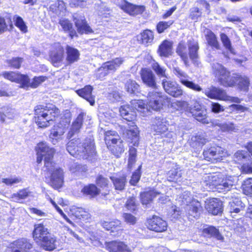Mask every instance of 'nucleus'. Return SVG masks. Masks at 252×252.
Listing matches in <instances>:
<instances>
[{
    "label": "nucleus",
    "instance_id": "nucleus-53",
    "mask_svg": "<svg viewBox=\"0 0 252 252\" xmlns=\"http://www.w3.org/2000/svg\"><path fill=\"white\" fill-rule=\"evenodd\" d=\"M220 39L221 41L225 47V48L228 50L230 53H234L233 49L231 46V43L229 38L225 33H222L220 34Z\"/></svg>",
    "mask_w": 252,
    "mask_h": 252
},
{
    "label": "nucleus",
    "instance_id": "nucleus-57",
    "mask_svg": "<svg viewBox=\"0 0 252 252\" xmlns=\"http://www.w3.org/2000/svg\"><path fill=\"white\" fill-rule=\"evenodd\" d=\"M15 18V25L18 27L22 32L26 33L27 32V26L26 25L23 19L20 16H16Z\"/></svg>",
    "mask_w": 252,
    "mask_h": 252
},
{
    "label": "nucleus",
    "instance_id": "nucleus-37",
    "mask_svg": "<svg viewBox=\"0 0 252 252\" xmlns=\"http://www.w3.org/2000/svg\"><path fill=\"white\" fill-rule=\"evenodd\" d=\"M200 209L201 204L200 202L196 200L193 201L191 203L188 204V205H187L188 214L194 218L198 216V213Z\"/></svg>",
    "mask_w": 252,
    "mask_h": 252
},
{
    "label": "nucleus",
    "instance_id": "nucleus-43",
    "mask_svg": "<svg viewBox=\"0 0 252 252\" xmlns=\"http://www.w3.org/2000/svg\"><path fill=\"white\" fill-rule=\"evenodd\" d=\"M30 193L27 189H22L12 194L10 198L13 201L21 202V200L26 199L29 196Z\"/></svg>",
    "mask_w": 252,
    "mask_h": 252
},
{
    "label": "nucleus",
    "instance_id": "nucleus-2",
    "mask_svg": "<svg viewBox=\"0 0 252 252\" xmlns=\"http://www.w3.org/2000/svg\"><path fill=\"white\" fill-rule=\"evenodd\" d=\"M35 149L37 156L36 162L38 163H41L43 158H44V166L47 171L51 173V186L55 189L60 188L63 184V171L52 162L55 149L50 147L47 142L43 141L39 142Z\"/></svg>",
    "mask_w": 252,
    "mask_h": 252
},
{
    "label": "nucleus",
    "instance_id": "nucleus-44",
    "mask_svg": "<svg viewBox=\"0 0 252 252\" xmlns=\"http://www.w3.org/2000/svg\"><path fill=\"white\" fill-rule=\"evenodd\" d=\"M206 39L208 44L217 49H219L220 45L216 35L211 31H209L206 35Z\"/></svg>",
    "mask_w": 252,
    "mask_h": 252
},
{
    "label": "nucleus",
    "instance_id": "nucleus-6",
    "mask_svg": "<svg viewBox=\"0 0 252 252\" xmlns=\"http://www.w3.org/2000/svg\"><path fill=\"white\" fill-rule=\"evenodd\" d=\"M34 111L35 122L40 128L48 127L60 114L59 109L52 104L37 105Z\"/></svg>",
    "mask_w": 252,
    "mask_h": 252
},
{
    "label": "nucleus",
    "instance_id": "nucleus-14",
    "mask_svg": "<svg viewBox=\"0 0 252 252\" xmlns=\"http://www.w3.org/2000/svg\"><path fill=\"white\" fill-rule=\"evenodd\" d=\"M32 248V244L26 239L23 238L11 244L5 252H29Z\"/></svg>",
    "mask_w": 252,
    "mask_h": 252
},
{
    "label": "nucleus",
    "instance_id": "nucleus-1",
    "mask_svg": "<svg viewBox=\"0 0 252 252\" xmlns=\"http://www.w3.org/2000/svg\"><path fill=\"white\" fill-rule=\"evenodd\" d=\"M166 98L167 96L162 93L154 90L149 92L146 104L142 100L132 99L127 105V108L132 112L129 119L127 117V144L129 147L128 167L131 168L136 161L137 151L132 146L137 147L139 141V130L133 122L136 117V110L144 112L148 108L154 110H159Z\"/></svg>",
    "mask_w": 252,
    "mask_h": 252
},
{
    "label": "nucleus",
    "instance_id": "nucleus-59",
    "mask_svg": "<svg viewBox=\"0 0 252 252\" xmlns=\"http://www.w3.org/2000/svg\"><path fill=\"white\" fill-rule=\"evenodd\" d=\"M46 77L45 76H38L35 77L33 79L31 83H30V87L32 88H37L41 83L43 82L46 79Z\"/></svg>",
    "mask_w": 252,
    "mask_h": 252
},
{
    "label": "nucleus",
    "instance_id": "nucleus-27",
    "mask_svg": "<svg viewBox=\"0 0 252 252\" xmlns=\"http://www.w3.org/2000/svg\"><path fill=\"white\" fill-rule=\"evenodd\" d=\"M211 123L212 126H218L223 132H236L239 129L237 126H235L233 123L231 122L221 124L220 123L219 121L215 120L211 122Z\"/></svg>",
    "mask_w": 252,
    "mask_h": 252
},
{
    "label": "nucleus",
    "instance_id": "nucleus-7",
    "mask_svg": "<svg viewBox=\"0 0 252 252\" xmlns=\"http://www.w3.org/2000/svg\"><path fill=\"white\" fill-rule=\"evenodd\" d=\"M173 73L178 78L179 81L184 86L196 92H200L202 88L198 84L189 80V76L179 67L173 68Z\"/></svg>",
    "mask_w": 252,
    "mask_h": 252
},
{
    "label": "nucleus",
    "instance_id": "nucleus-48",
    "mask_svg": "<svg viewBox=\"0 0 252 252\" xmlns=\"http://www.w3.org/2000/svg\"><path fill=\"white\" fill-rule=\"evenodd\" d=\"M195 200L192 199V197L189 191L186 190L179 197V201L181 202V204L188 205L193 201Z\"/></svg>",
    "mask_w": 252,
    "mask_h": 252
},
{
    "label": "nucleus",
    "instance_id": "nucleus-3",
    "mask_svg": "<svg viewBox=\"0 0 252 252\" xmlns=\"http://www.w3.org/2000/svg\"><path fill=\"white\" fill-rule=\"evenodd\" d=\"M213 71L219 83L224 87H237L241 91L247 92L250 85V80L245 75L230 73L221 64L217 63L213 64Z\"/></svg>",
    "mask_w": 252,
    "mask_h": 252
},
{
    "label": "nucleus",
    "instance_id": "nucleus-13",
    "mask_svg": "<svg viewBox=\"0 0 252 252\" xmlns=\"http://www.w3.org/2000/svg\"><path fill=\"white\" fill-rule=\"evenodd\" d=\"M162 85L164 91L170 95L178 97L183 94L181 87L175 82L163 79L162 80Z\"/></svg>",
    "mask_w": 252,
    "mask_h": 252
},
{
    "label": "nucleus",
    "instance_id": "nucleus-8",
    "mask_svg": "<svg viewBox=\"0 0 252 252\" xmlns=\"http://www.w3.org/2000/svg\"><path fill=\"white\" fill-rule=\"evenodd\" d=\"M2 76L12 82L20 84L21 88H25L30 87V79L26 74L11 71L3 72Z\"/></svg>",
    "mask_w": 252,
    "mask_h": 252
},
{
    "label": "nucleus",
    "instance_id": "nucleus-56",
    "mask_svg": "<svg viewBox=\"0 0 252 252\" xmlns=\"http://www.w3.org/2000/svg\"><path fill=\"white\" fill-rule=\"evenodd\" d=\"M111 179L113 182L116 189L121 190L124 189L125 186V178L119 179L111 177Z\"/></svg>",
    "mask_w": 252,
    "mask_h": 252
},
{
    "label": "nucleus",
    "instance_id": "nucleus-42",
    "mask_svg": "<svg viewBox=\"0 0 252 252\" xmlns=\"http://www.w3.org/2000/svg\"><path fill=\"white\" fill-rule=\"evenodd\" d=\"M207 142V139L203 134H197L191 138L190 145L193 147H201Z\"/></svg>",
    "mask_w": 252,
    "mask_h": 252
},
{
    "label": "nucleus",
    "instance_id": "nucleus-16",
    "mask_svg": "<svg viewBox=\"0 0 252 252\" xmlns=\"http://www.w3.org/2000/svg\"><path fill=\"white\" fill-rule=\"evenodd\" d=\"M169 125V121L166 118L158 117L155 119L154 124L152 126V129L157 134H164L168 130Z\"/></svg>",
    "mask_w": 252,
    "mask_h": 252
},
{
    "label": "nucleus",
    "instance_id": "nucleus-28",
    "mask_svg": "<svg viewBox=\"0 0 252 252\" xmlns=\"http://www.w3.org/2000/svg\"><path fill=\"white\" fill-rule=\"evenodd\" d=\"M63 128L59 126H54L51 129L49 138L51 142L55 145L62 139V136L64 133Z\"/></svg>",
    "mask_w": 252,
    "mask_h": 252
},
{
    "label": "nucleus",
    "instance_id": "nucleus-23",
    "mask_svg": "<svg viewBox=\"0 0 252 252\" xmlns=\"http://www.w3.org/2000/svg\"><path fill=\"white\" fill-rule=\"evenodd\" d=\"M93 87L87 85L84 88L76 91L78 95L88 101L91 105L93 106L95 103L94 97L92 95Z\"/></svg>",
    "mask_w": 252,
    "mask_h": 252
},
{
    "label": "nucleus",
    "instance_id": "nucleus-60",
    "mask_svg": "<svg viewBox=\"0 0 252 252\" xmlns=\"http://www.w3.org/2000/svg\"><path fill=\"white\" fill-rule=\"evenodd\" d=\"M2 114H3V117H7L9 119H13L16 116V111L14 109L5 107L4 108V110L2 111Z\"/></svg>",
    "mask_w": 252,
    "mask_h": 252
},
{
    "label": "nucleus",
    "instance_id": "nucleus-30",
    "mask_svg": "<svg viewBox=\"0 0 252 252\" xmlns=\"http://www.w3.org/2000/svg\"><path fill=\"white\" fill-rule=\"evenodd\" d=\"M176 53L183 61L185 65L187 67H188L189 66V61L188 50L185 42H181L179 43L176 49Z\"/></svg>",
    "mask_w": 252,
    "mask_h": 252
},
{
    "label": "nucleus",
    "instance_id": "nucleus-19",
    "mask_svg": "<svg viewBox=\"0 0 252 252\" xmlns=\"http://www.w3.org/2000/svg\"><path fill=\"white\" fill-rule=\"evenodd\" d=\"M203 93L212 99L224 100L226 98V92L223 90L212 86L205 89Z\"/></svg>",
    "mask_w": 252,
    "mask_h": 252
},
{
    "label": "nucleus",
    "instance_id": "nucleus-49",
    "mask_svg": "<svg viewBox=\"0 0 252 252\" xmlns=\"http://www.w3.org/2000/svg\"><path fill=\"white\" fill-rule=\"evenodd\" d=\"M95 8L97 11V14L102 18L107 17V15L109 14L108 13L110 11L109 9L103 3L95 4Z\"/></svg>",
    "mask_w": 252,
    "mask_h": 252
},
{
    "label": "nucleus",
    "instance_id": "nucleus-50",
    "mask_svg": "<svg viewBox=\"0 0 252 252\" xmlns=\"http://www.w3.org/2000/svg\"><path fill=\"white\" fill-rule=\"evenodd\" d=\"M242 187L244 193L252 197V178H248L245 180Z\"/></svg>",
    "mask_w": 252,
    "mask_h": 252
},
{
    "label": "nucleus",
    "instance_id": "nucleus-34",
    "mask_svg": "<svg viewBox=\"0 0 252 252\" xmlns=\"http://www.w3.org/2000/svg\"><path fill=\"white\" fill-rule=\"evenodd\" d=\"M59 24L65 32H68L71 38L76 35V32L72 28V24L65 18H62L59 21Z\"/></svg>",
    "mask_w": 252,
    "mask_h": 252
},
{
    "label": "nucleus",
    "instance_id": "nucleus-4",
    "mask_svg": "<svg viewBox=\"0 0 252 252\" xmlns=\"http://www.w3.org/2000/svg\"><path fill=\"white\" fill-rule=\"evenodd\" d=\"M236 177L224 176L220 174H208L204 175L201 182L204 190L220 192L230 190L235 185Z\"/></svg>",
    "mask_w": 252,
    "mask_h": 252
},
{
    "label": "nucleus",
    "instance_id": "nucleus-54",
    "mask_svg": "<svg viewBox=\"0 0 252 252\" xmlns=\"http://www.w3.org/2000/svg\"><path fill=\"white\" fill-rule=\"evenodd\" d=\"M174 21L169 20L168 21H160L157 25V30L158 33H161L163 32L166 29L168 28Z\"/></svg>",
    "mask_w": 252,
    "mask_h": 252
},
{
    "label": "nucleus",
    "instance_id": "nucleus-58",
    "mask_svg": "<svg viewBox=\"0 0 252 252\" xmlns=\"http://www.w3.org/2000/svg\"><path fill=\"white\" fill-rule=\"evenodd\" d=\"M69 169L72 172L75 173L76 172L86 171L87 168L85 166L73 162L70 165Z\"/></svg>",
    "mask_w": 252,
    "mask_h": 252
},
{
    "label": "nucleus",
    "instance_id": "nucleus-64",
    "mask_svg": "<svg viewBox=\"0 0 252 252\" xmlns=\"http://www.w3.org/2000/svg\"><path fill=\"white\" fill-rule=\"evenodd\" d=\"M127 210L130 212H134L136 209V205L135 204V198L134 197H130L127 200Z\"/></svg>",
    "mask_w": 252,
    "mask_h": 252
},
{
    "label": "nucleus",
    "instance_id": "nucleus-25",
    "mask_svg": "<svg viewBox=\"0 0 252 252\" xmlns=\"http://www.w3.org/2000/svg\"><path fill=\"white\" fill-rule=\"evenodd\" d=\"M49 233L48 229L43 224H37L34 225V228L33 231V237L34 240L37 242H39Z\"/></svg>",
    "mask_w": 252,
    "mask_h": 252
},
{
    "label": "nucleus",
    "instance_id": "nucleus-11",
    "mask_svg": "<svg viewBox=\"0 0 252 252\" xmlns=\"http://www.w3.org/2000/svg\"><path fill=\"white\" fill-rule=\"evenodd\" d=\"M111 132V131L106 132L105 141L107 146L110 147L112 150L114 151L115 150V154L118 156L119 154L124 152V144L120 138L113 137L114 135H112Z\"/></svg>",
    "mask_w": 252,
    "mask_h": 252
},
{
    "label": "nucleus",
    "instance_id": "nucleus-55",
    "mask_svg": "<svg viewBox=\"0 0 252 252\" xmlns=\"http://www.w3.org/2000/svg\"><path fill=\"white\" fill-rule=\"evenodd\" d=\"M141 165H139L138 169L132 174L131 179L129 181V184L131 185L136 186L139 182L141 175Z\"/></svg>",
    "mask_w": 252,
    "mask_h": 252
},
{
    "label": "nucleus",
    "instance_id": "nucleus-22",
    "mask_svg": "<svg viewBox=\"0 0 252 252\" xmlns=\"http://www.w3.org/2000/svg\"><path fill=\"white\" fill-rule=\"evenodd\" d=\"M65 63L67 65H70L79 60L80 52L76 48L69 45L65 47Z\"/></svg>",
    "mask_w": 252,
    "mask_h": 252
},
{
    "label": "nucleus",
    "instance_id": "nucleus-31",
    "mask_svg": "<svg viewBox=\"0 0 252 252\" xmlns=\"http://www.w3.org/2000/svg\"><path fill=\"white\" fill-rule=\"evenodd\" d=\"M38 243L45 250L51 251L56 248V239L51 235L45 237Z\"/></svg>",
    "mask_w": 252,
    "mask_h": 252
},
{
    "label": "nucleus",
    "instance_id": "nucleus-38",
    "mask_svg": "<svg viewBox=\"0 0 252 252\" xmlns=\"http://www.w3.org/2000/svg\"><path fill=\"white\" fill-rule=\"evenodd\" d=\"M154 39V34L152 31L146 30L141 33L140 40L142 44L148 45L152 43Z\"/></svg>",
    "mask_w": 252,
    "mask_h": 252
},
{
    "label": "nucleus",
    "instance_id": "nucleus-40",
    "mask_svg": "<svg viewBox=\"0 0 252 252\" xmlns=\"http://www.w3.org/2000/svg\"><path fill=\"white\" fill-rule=\"evenodd\" d=\"M145 10L143 6L136 5L127 1V13L130 15H136L141 14Z\"/></svg>",
    "mask_w": 252,
    "mask_h": 252
},
{
    "label": "nucleus",
    "instance_id": "nucleus-5",
    "mask_svg": "<svg viewBox=\"0 0 252 252\" xmlns=\"http://www.w3.org/2000/svg\"><path fill=\"white\" fill-rule=\"evenodd\" d=\"M66 150L73 157L78 158L88 159L96 154L94 140L92 138L83 140L73 138L66 144Z\"/></svg>",
    "mask_w": 252,
    "mask_h": 252
},
{
    "label": "nucleus",
    "instance_id": "nucleus-29",
    "mask_svg": "<svg viewBox=\"0 0 252 252\" xmlns=\"http://www.w3.org/2000/svg\"><path fill=\"white\" fill-rule=\"evenodd\" d=\"M182 170L178 165L171 169L167 173V179L169 182H178L182 181Z\"/></svg>",
    "mask_w": 252,
    "mask_h": 252
},
{
    "label": "nucleus",
    "instance_id": "nucleus-17",
    "mask_svg": "<svg viewBox=\"0 0 252 252\" xmlns=\"http://www.w3.org/2000/svg\"><path fill=\"white\" fill-rule=\"evenodd\" d=\"M192 116L198 121L203 124H209L210 119L207 116L206 110L198 103L195 104L190 109Z\"/></svg>",
    "mask_w": 252,
    "mask_h": 252
},
{
    "label": "nucleus",
    "instance_id": "nucleus-20",
    "mask_svg": "<svg viewBox=\"0 0 252 252\" xmlns=\"http://www.w3.org/2000/svg\"><path fill=\"white\" fill-rule=\"evenodd\" d=\"M205 208L209 213L217 215L222 211V203L218 198H211L205 202Z\"/></svg>",
    "mask_w": 252,
    "mask_h": 252
},
{
    "label": "nucleus",
    "instance_id": "nucleus-9",
    "mask_svg": "<svg viewBox=\"0 0 252 252\" xmlns=\"http://www.w3.org/2000/svg\"><path fill=\"white\" fill-rule=\"evenodd\" d=\"M123 62V61L121 58H116L103 63L98 69V77L102 79L110 72L115 71Z\"/></svg>",
    "mask_w": 252,
    "mask_h": 252
},
{
    "label": "nucleus",
    "instance_id": "nucleus-12",
    "mask_svg": "<svg viewBox=\"0 0 252 252\" xmlns=\"http://www.w3.org/2000/svg\"><path fill=\"white\" fill-rule=\"evenodd\" d=\"M147 227L151 230L157 232H162L167 229V222L161 218L154 216L147 220Z\"/></svg>",
    "mask_w": 252,
    "mask_h": 252
},
{
    "label": "nucleus",
    "instance_id": "nucleus-24",
    "mask_svg": "<svg viewBox=\"0 0 252 252\" xmlns=\"http://www.w3.org/2000/svg\"><path fill=\"white\" fill-rule=\"evenodd\" d=\"M173 42L165 40L159 46L158 53L160 56L168 58L173 53Z\"/></svg>",
    "mask_w": 252,
    "mask_h": 252
},
{
    "label": "nucleus",
    "instance_id": "nucleus-33",
    "mask_svg": "<svg viewBox=\"0 0 252 252\" xmlns=\"http://www.w3.org/2000/svg\"><path fill=\"white\" fill-rule=\"evenodd\" d=\"M159 194L160 193L155 189L141 193L140 194L141 202L143 205H148L154 198Z\"/></svg>",
    "mask_w": 252,
    "mask_h": 252
},
{
    "label": "nucleus",
    "instance_id": "nucleus-15",
    "mask_svg": "<svg viewBox=\"0 0 252 252\" xmlns=\"http://www.w3.org/2000/svg\"><path fill=\"white\" fill-rule=\"evenodd\" d=\"M64 49L59 43L54 44L53 49L50 51L49 56L55 66H59L63 60Z\"/></svg>",
    "mask_w": 252,
    "mask_h": 252
},
{
    "label": "nucleus",
    "instance_id": "nucleus-41",
    "mask_svg": "<svg viewBox=\"0 0 252 252\" xmlns=\"http://www.w3.org/2000/svg\"><path fill=\"white\" fill-rule=\"evenodd\" d=\"M50 9L58 15H61L65 11L66 7L64 2L61 0H58L50 6Z\"/></svg>",
    "mask_w": 252,
    "mask_h": 252
},
{
    "label": "nucleus",
    "instance_id": "nucleus-21",
    "mask_svg": "<svg viewBox=\"0 0 252 252\" xmlns=\"http://www.w3.org/2000/svg\"><path fill=\"white\" fill-rule=\"evenodd\" d=\"M73 18L78 32L81 34L84 33L88 34L93 32L91 28L87 23L84 16L74 15Z\"/></svg>",
    "mask_w": 252,
    "mask_h": 252
},
{
    "label": "nucleus",
    "instance_id": "nucleus-45",
    "mask_svg": "<svg viewBox=\"0 0 252 252\" xmlns=\"http://www.w3.org/2000/svg\"><path fill=\"white\" fill-rule=\"evenodd\" d=\"M82 192L85 194L94 197L99 194V190L95 185L91 184L84 187Z\"/></svg>",
    "mask_w": 252,
    "mask_h": 252
},
{
    "label": "nucleus",
    "instance_id": "nucleus-46",
    "mask_svg": "<svg viewBox=\"0 0 252 252\" xmlns=\"http://www.w3.org/2000/svg\"><path fill=\"white\" fill-rule=\"evenodd\" d=\"M151 66L153 70L158 77L167 78V76L166 74V68L164 67L161 66L155 62L152 63Z\"/></svg>",
    "mask_w": 252,
    "mask_h": 252
},
{
    "label": "nucleus",
    "instance_id": "nucleus-36",
    "mask_svg": "<svg viewBox=\"0 0 252 252\" xmlns=\"http://www.w3.org/2000/svg\"><path fill=\"white\" fill-rule=\"evenodd\" d=\"M121 223L120 220H115L112 221H103L101 225L104 228L107 230H110L111 232L118 231L121 229Z\"/></svg>",
    "mask_w": 252,
    "mask_h": 252
},
{
    "label": "nucleus",
    "instance_id": "nucleus-39",
    "mask_svg": "<svg viewBox=\"0 0 252 252\" xmlns=\"http://www.w3.org/2000/svg\"><path fill=\"white\" fill-rule=\"evenodd\" d=\"M250 158L248 152L246 151H238L234 156V159L236 162L239 164H244V162L247 161Z\"/></svg>",
    "mask_w": 252,
    "mask_h": 252
},
{
    "label": "nucleus",
    "instance_id": "nucleus-52",
    "mask_svg": "<svg viewBox=\"0 0 252 252\" xmlns=\"http://www.w3.org/2000/svg\"><path fill=\"white\" fill-rule=\"evenodd\" d=\"M127 93L130 94H136L138 93L139 86L134 81L129 80L127 82Z\"/></svg>",
    "mask_w": 252,
    "mask_h": 252
},
{
    "label": "nucleus",
    "instance_id": "nucleus-61",
    "mask_svg": "<svg viewBox=\"0 0 252 252\" xmlns=\"http://www.w3.org/2000/svg\"><path fill=\"white\" fill-rule=\"evenodd\" d=\"M201 14V10L198 7H193L190 9V17L193 20H198Z\"/></svg>",
    "mask_w": 252,
    "mask_h": 252
},
{
    "label": "nucleus",
    "instance_id": "nucleus-63",
    "mask_svg": "<svg viewBox=\"0 0 252 252\" xmlns=\"http://www.w3.org/2000/svg\"><path fill=\"white\" fill-rule=\"evenodd\" d=\"M81 127L82 126H81V125H78L75 123L73 122L72 126L70 128V130L68 133L67 138H71L75 133H77L79 132Z\"/></svg>",
    "mask_w": 252,
    "mask_h": 252
},
{
    "label": "nucleus",
    "instance_id": "nucleus-35",
    "mask_svg": "<svg viewBox=\"0 0 252 252\" xmlns=\"http://www.w3.org/2000/svg\"><path fill=\"white\" fill-rule=\"evenodd\" d=\"M229 208L230 212L232 215V213H238L244 208V204L239 198H235L232 201L229 202Z\"/></svg>",
    "mask_w": 252,
    "mask_h": 252
},
{
    "label": "nucleus",
    "instance_id": "nucleus-51",
    "mask_svg": "<svg viewBox=\"0 0 252 252\" xmlns=\"http://www.w3.org/2000/svg\"><path fill=\"white\" fill-rule=\"evenodd\" d=\"M23 62V59L19 57L13 58L11 59L7 60L6 63L12 68L18 69L21 67V63Z\"/></svg>",
    "mask_w": 252,
    "mask_h": 252
},
{
    "label": "nucleus",
    "instance_id": "nucleus-18",
    "mask_svg": "<svg viewBox=\"0 0 252 252\" xmlns=\"http://www.w3.org/2000/svg\"><path fill=\"white\" fill-rule=\"evenodd\" d=\"M141 77L143 82L146 86L155 89L157 88L156 76L150 69H142L141 71Z\"/></svg>",
    "mask_w": 252,
    "mask_h": 252
},
{
    "label": "nucleus",
    "instance_id": "nucleus-62",
    "mask_svg": "<svg viewBox=\"0 0 252 252\" xmlns=\"http://www.w3.org/2000/svg\"><path fill=\"white\" fill-rule=\"evenodd\" d=\"M21 181V178L18 177L2 179V182L7 186H12L20 183Z\"/></svg>",
    "mask_w": 252,
    "mask_h": 252
},
{
    "label": "nucleus",
    "instance_id": "nucleus-26",
    "mask_svg": "<svg viewBox=\"0 0 252 252\" xmlns=\"http://www.w3.org/2000/svg\"><path fill=\"white\" fill-rule=\"evenodd\" d=\"M188 43L189 58L195 65L198 66L199 64L197 53L199 49L198 44L194 40H189Z\"/></svg>",
    "mask_w": 252,
    "mask_h": 252
},
{
    "label": "nucleus",
    "instance_id": "nucleus-10",
    "mask_svg": "<svg viewBox=\"0 0 252 252\" xmlns=\"http://www.w3.org/2000/svg\"><path fill=\"white\" fill-rule=\"evenodd\" d=\"M203 156L208 161L217 162L224 156V149L220 146L211 147L204 150Z\"/></svg>",
    "mask_w": 252,
    "mask_h": 252
},
{
    "label": "nucleus",
    "instance_id": "nucleus-47",
    "mask_svg": "<svg viewBox=\"0 0 252 252\" xmlns=\"http://www.w3.org/2000/svg\"><path fill=\"white\" fill-rule=\"evenodd\" d=\"M203 232L211 236H213L219 240H222L223 238L222 236L220 233L219 230L215 227L210 226L204 229Z\"/></svg>",
    "mask_w": 252,
    "mask_h": 252
},
{
    "label": "nucleus",
    "instance_id": "nucleus-32",
    "mask_svg": "<svg viewBox=\"0 0 252 252\" xmlns=\"http://www.w3.org/2000/svg\"><path fill=\"white\" fill-rule=\"evenodd\" d=\"M106 248L110 252H126V246L123 242L112 241L106 243Z\"/></svg>",
    "mask_w": 252,
    "mask_h": 252
}]
</instances>
